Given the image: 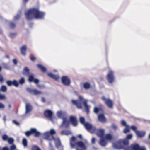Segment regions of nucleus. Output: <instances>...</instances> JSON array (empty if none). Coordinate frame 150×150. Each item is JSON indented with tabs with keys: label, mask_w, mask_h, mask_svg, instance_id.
<instances>
[{
	"label": "nucleus",
	"mask_w": 150,
	"mask_h": 150,
	"mask_svg": "<svg viewBox=\"0 0 150 150\" xmlns=\"http://www.w3.org/2000/svg\"><path fill=\"white\" fill-rule=\"evenodd\" d=\"M6 58H9L10 57L8 55H6Z\"/></svg>",
	"instance_id": "64"
},
{
	"label": "nucleus",
	"mask_w": 150,
	"mask_h": 150,
	"mask_svg": "<svg viewBox=\"0 0 150 150\" xmlns=\"http://www.w3.org/2000/svg\"><path fill=\"white\" fill-rule=\"evenodd\" d=\"M1 90L3 92H5L7 90V87L3 85L1 86Z\"/></svg>",
	"instance_id": "39"
},
{
	"label": "nucleus",
	"mask_w": 150,
	"mask_h": 150,
	"mask_svg": "<svg viewBox=\"0 0 150 150\" xmlns=\"http://www.w3.org/2000/svg\"><path fill=\"white\" fill-rule=\"evenodd\" d=\"M80 139H82V136L81 134H79L77 136Z\"/></svg>",
	"instance_id": "60"
},
{
	"label": "nucleus",
	"mask_w": 150,
	"mask_h": 150,
	"mask_svg": "<svg viewBox=\"0 0 150 150\" xmlns=\"http://www.w3.org/2000/svg\"><path fill=\"white\" fill-rule=\"evenodd\" d=\"M69 120L74 126H76L77 125L78 122L76 117L71 116L69 117Z\"/></svg>",
	"instance_id": "13"
},
{
	"label": "nucleus",
	"mask_w": 150,
	"mask_h": 150,
	"mask_svg": "<svg viewBox=\"0 0 150 150\" xmlns=\"http://www.w3.org/2000/svg\"><path fill=\"white\" fill-rule=\"evenodd\" d=\"M33 129H34L35 130V132H33V133H35V136L36 137H39L40 133L37 131V130L36 129L33 128Z\"/></svg>",
	"instance_id": "34"
},
{
	"label": "nucleus",
	"mask_w": 150,
	"mask_h": 150,
	"mask_svg": "<svg viewBox=\"0 0 150 150\" xmlns=\"http://www.w3.org/2000/svg\"><path fill=\"white\" fill-rule=\"evenodd\" d=\"M7 141L8 143L10 144H13L14 142V139L11 137H9Z\"/></svg>",
	"instance_id": "38"
},
{
	"label": "nucleus",
	"mask_w": 150,
	"mask_h": 150,
	"mask_svg": "<svg viewBox=\"0 0 150 150\" xmlns=\"http://www.w3.org/2000/svg\"><path fill=\"white\" fill-rule=\"evenodd\" d=\"M104 110L103 106V105L100 104L99 105L98 107H95L94 109V112L96 113L97 114L99 111H101L103 112Z\"/></svg>",
	"instance_id": "18"
},
{
	"label": "nucleus",
	"mask_w": 150,
	"mask_h": 150,
	"mask_svg": "<svg viewBox=\"0 0 150 150\" xmlns=\"http://www.w3.org/2000/svg\"><path fill=\"white\" fill-rule=\"evenodd\" d=\"M37 87L39 88L40 89H43L45 88V87L43 85H37Z\"/></svg>",
	"instance_id": "53"
},
{
	"label": "nucleus",
	"mask_w": 150,
	"mask_h": 150,
	"mask_svg": "<svg viewBox=\"0 0 150 150\" xmlns=\"http://www.w3.org/2000/svg\"><path fill=\"white\" fill-rule=\"evenodd\" d=\"M98 119L101 122H105L106 121V119L103 114H99L98 116Z\"/></svg>",
	"instance_id": "22"
},
{
	"label": "nucleus",
	"mask_w": 150,
	"mask_h": 150,
	"mask_svg": "<svg viewBox=\"0 0 150 150\" xmlns=\"http://www.w3.org/2000/svg\"><path fill=\"white\" fill-rule=\"evenodd\" d=\"M6 99L5 95L0 94V100Z\"/></svg>",
	"instance_id": "47"
},
{
	"label": "nucleus",
	"mask_w": 150,
	"mask_h": 150,
	"mask_svg": "<svg viewBox=\"0 0 150 150\" xmlns=\"http://www.w3.org/2000/svg\"><path fill=\"white\" fill-rule=\"evenodd\" d=\"M49 145L51 147L52 146L51 143L50 142H49Z\"/></svg>",
	"instance_id": "62"
},
{
	"label": "nucleus",
	"mask_w": 150,
	"mask_h": 150,
	"mask_svg": "<svg viewBox=\"0 0 150 150\" xmlns=\"http://www.w3.org/2000/svg\"><path fill=\"white\" fill-rule=\"evenodd\" d=\"M111 127L115 130H116L117 129V127L116 125L114 124L112 125Z\"/></svg>",
	"instance_id": "48"
},
{
	"label": "nucleus",
	"mask_w": 150,
	"mask_h": 150,
	"mask_svg": "<svg viewBox=\"0 0 150 150\" xmlns=\"http://www.w3.org/2000/svg\"><path fill=\"white\" fill-rule=\"evenodd\" d=\"M83 87L85 89L87 90L89 89L91 87L90 83L88 82H85L83 84Z\"/></svg>",
	"instance_id": "28"
},
{
	"label": "nucleus",
	"mask_w": 150,
	"mask_h": 150,
	"mask_svg": "<svg viewBox=\"0 0 150 150\" xmlns=\"http://www.w3.org/2000/svg\"><path fill=\"white\" fill-rule=\"evenodd\" d=\"M49 132V133L52 135V136H53V135L56 133L55 131L53 129H51Z\"/></svg>",
	"instance_id": "44"
},
{
	"label": "nucleus",
	"mask_w": 150,
	"mask_h": 150,
	"mask_svg": "<svg viewBox=\"0 0 150 150\" xmlns=\"http://www.w3.org/2000/svg\"><path fill=\"white\" fill-rule=\"evenodd\" d=\"M2 150H9V149L7 147H4L2 149Z\"/></svg>",
	"instance_id": "57"
},
{
	"label": "nucleus",
	"mask_w": 150,
	"mask_h": 150,
	"mask_svg": "<svg viewBox=\"0 0 150 150\" xmlns=\"http://www.w3.org/2000/svg\"><path fill=\"white\" fill-rule=\"evenodd\" d=\"M61 133L62 135H68L71 134V132L69 130H64L61 132Z\"/></svg>",
	"instance_id": "31"
},
{
	"label": "nucleus",
	"mask_w": 150,
	"mask_h": 150,
	"mask_svg": "<svg viewBox=\"0 0 150 150\" xmlns=\"http://www.w3.org/2000/svg\"><path fill=\"white\" fill-rule=\"evenodd\" d=\"M132 137L131 134L127 135L125 139H120L117 141L113 144V147L115 149H123L125 147L129 145V140L131 139Z\"/></svg>",
	"instance_id": "2"
},
{
	"label": "nucleus",
	"mask_w": 150,
	"mask_h": 150,
	"mask_svg": "<svg viewBox=\"0 0 150 150\" xmlns=\"http://www.w3.org/2000/svg\"><path fill=\"white\" fill-rule=\"evenodd\" d=\"M35 130L33 129V128L30 129V131H28L26 132L25 133V135L28 137L30 136L31 134H33V132H34Z\"/></svg>",
	"instance_id": "30"
},
{
	"label": "nucleus",
	"mask_w": 150,
	"mask_h": 150,
	"mask_svg": "<svg viewBox=\"0 0 150 150\" xmlns=\"http://www.w3.org/2000/svg\"><path fill=\"white\" fill-rule=\"evenodd\" d=\"M37 66L42 72H45L46 71V69L42 65L40 64H38L37 65Z\"/></svg>",
	"instance_id": "27"
},
{
	"label": "nucleus",
	"mask_w": 150,
	"mask_h": 150,
	"mask_svg": "<svg viewBox=\"0 0 150 150\" xmlns=\"http://www.w3.org/2000/svg\"><path fill=\"white\" fill-rule=\"evenodd\" d=\"M44 138L45 139L48 140H54L55 139L54 136H52L50 133L49 132L45 133L44 134Z\"/></svg>",
	"instance_id": "14"
},
{
	"label": "nucleus",
	"mask_w": 150,
	"mask_h": 150,
	"mask_svg": "<svg viewBox=\"0 0 150 150\" xmlns=\"http://www.w3.org/2000/svg\"><path fill=\"white\" fill-rule=\"evenodd\" d=\"M13 122L15 124H16V125H19L20 124L19 122H17V121H16L15 120H14L13 121Z\"/></svg>",
	"instance_id": "56"
},
{
	"label": "nucleus",
	"mask_w": 150,
	"mask_h": 150,
	"mask_svg": "<svg viewBox=\"0 0 150 150\" xmlns=\"http://www.w3.org/2000/svg\"><path fill=\"white\" fill-rule=\"evenodd\" d=\"M28 81L30 82H34L36 84H38L39 82V80L37 79L34 78V76L33 75H29L28 77Z\"/></svg>",
	"instance_id": "17"
},
{
	"label": "nucleus",
	"mask_w": 150,
	"mask_h": 150,
	"mask_svg": "<svg viewBox=\"0 0 150 150\" xmlns=\"http://www.w3.org/2000/svg\"><path fill=\"white\" fill-rule=\"evenodd\" d=\"M76 147V150H86V147L85 144L81 141L78 142Z\"/></svg>",
	"instance_id": "8"
},
{
	"label": "nucleus",
	"mask_w": 150,
	"mask_h": 150,
	"mask_svg": "<svg viewBox=\"0 0 150 150\" xmlns=\"http://www.w3.org/2000/svg\"><path fill=\"white\" fill-rule=\"evenodd\" d=\"M23 74L25 76H28L30 74V70L28 67H25L23 69Z\"/></svg>",
	"instance_id": "26"
},
{
	"label": "nucleus",
	"mask_w": 150,
	"mask_h": 150,
	"mask_svg": "<svg viewBox=\"0 0 150 150\" xmlns=\"http://www.w3.org/2000/svg\"><path fill=\"white\" fill-rule=\"evenodd\" d=\"M107 143L106 140L103 137L100 138L99 142V144L102 147L105 146L107 145Z\"/></svg>",
	"instance_id": "19"
},
{
	"label": "nucleus",
	"mask_w": 150,
	"mask_h": 150,
	"mask_svg": "<svg viewBox=\"0 0 150 150\" xmlns=\"http://www.w3.org/2000/svg\"><path fill=\"white\" fill-rule=\"evenodd\" d=\"M95 133L96 134L98 137L100 138L103 137L105 130L102 129H96L95 127L94 131H92V133Z\"/></svg>",
	"instance_id": "7"
},
{
	"label": "nucleus",
	"mask_w": 150,
	"mask_h": 150,
	"mask_svg": "<svg viewBox=\"0 0 150 150\" xmlns=\"http://www.w3.org/2000/svg\"><path fill=\"white\" fill-rule=\"evenodd\" d=\"M105 138L106 140H111L113 139V136L110 134H107L105 135Z\"/></svg>",
	"instance_id": "29"
},
{
	"label": "nucleus",
	"mask_w": 150,
	"mask_h": 150,
	"mask_svg": "<svg viewBox=\"0 0 150 150\" xmlns=\"http://www.w3.org/2000/svg\"><path fill=\"white\" fill-rule=\"evenodd\" d=\"M126 127H127L125 128L123 130V132L125 133L129 132L130 131L129 129V126H127Z\"/></svg>",
	"instance_id": "42"
},
{
	"label": "nucleus",
	"mask_w": 150,
	"mask_h": 150,
	"mask_svg": "<svg viewBox=\"0 0 150 150\" xmlns=\"http://www.w3.org/2000/svg\"><path fill=\"white\" fill-rule=\"evenodd\" d=\"M63 119V122L62 123V125H65V127H67L69 126V124L67 123V119L66 117H64L62 118Z\"/></svg>",
	"instance_id": "32"
},
{
	"label": "nucleus",
	"mask_w": 150,
	"mask_h": 150,
	"mask_svg": "<svg viewBox=\"0 0 150 150\" xmlns=\"http://www.w3.org/2000/svg\"><path fill=\"white\" fill-rule=\"evenodd\" d=\"M29 0H23L24 2L26 3Z\"/></svg>",
	"instance_id": "61"
},
{
	"label": "nucleus",
	"mask_w": 150,
	"mask_h": 150,
	"mask_svg": "<svg viewBox=\"0 0 150 150\" xmlns=\"http://www.w3.org/2000/svg\"><path fill=\"white\" fill-rule=\"evenodd\" d=\"M76 139L75 137L73 136L70 139V144L72 148L76 146L77 144Z\"/></svg>",
	"instance_id": "15"
},
{
	"label": "nucleus",
	"mask_w": 150,
	"mask_h": 150,
	"mask_svg": "<svg viewBox=\"0 0 150 150\" xmlns=\"http://www.w3.org/2000/svg\"><path fill=\"white\" fill-rule=\"evenodd\" d=\"M25 14L26 19L28 20H32L33 18L43 19L45 15L44 12L40 11L38 8H35L30 9Z\"/></svg>",
	"instance_id": "1"
},
{
	"label": "nucleus",
	"mask_w": 150,
	"mask_h": 150,
	"mask_svg": "<svg viewBox=\"0 0 150 150\" xmlns=\"http://www.w3.org/2000/svg\"><path fill=\"white\" fill-rule=\"evenodd\" d=\"M27 47L26 45H23L20 48V50L21 54L23 55H25L26 54V52L27 50Z\"/></svg>",
	"instance_id": "24"
},
{
	"label": "nucleus",
	"mask_w": 150,
	"mask_h": 150,
	"mask_svg": "<svg viewBox=\"0 0 150 150\" xmlns=\"http://www.w3.org/2000/svg\"><path fill=\"white\" fill-rule=\"evenodd\" d=\"M83 103L85 107V111L87 114H88L89 112V107L87 105V101L85 100Z\"/></svg>",
	"instance_id": "25"
},
{
	"label": "nucleus",
	"mask_w": 150,
	"mask_h": 150,
	"mask_svg": "<svg viewBox=\"0 0 150 150\" xmlns=\"http://www.w3.org/2000/svg\"><path fill=\"white\" fill-rule=\"evenodd\" d=\"M13 63L15 64V65L17 64L18 62H17V60L16 59H13Z\"/></svg>",
	"instance_id": "55"
},
{
	"label": "nucleus",
	"mask_w": 150,
	"mask_h": 150,
	"mask_svg": "<svg viewBox=\"0 0 150 150\" xmlns=\"http://www.w3.org/2000/svg\"><path fill=\"white\" fill-rule=\"evenodd\" d=\"M57 115L59 118H61L63 116V113L61 111L58 112H57Z\"/></svg>",
	"instance_id": "45"
},
{
	"label": "nucleus",
	"mask_w": 150,
	"mask_h": 150,
	"mask_svg": "<svg viewBox=\"0 0 150 150\" xmlns=\"http://www.w3.org/2000/svg\"><path fill=\"white\" fill-rule=\"evenodd\" d=\"M79 100H71V102L73 105H75L76 106L77 108L79 109H82V103L81 101L83 102L85 100L81 96H79Z\"/></svg>",
	"instance_id": "4"
},
{
	"label": "nucleus",
	"mask_w": 150,
	"mask_h": 150,
	"mask_svg": "<svg viewBox=\"0 0 150 150\" xmlns=\"http://www.w3.org/2000/svg\"><path fill=\"white\" fill-rule=\"evenodd\" d=\"M145 133L146 132L144 131H136V134L137 137L142 138L145 136Z\"/></svg>",
	"instance_id": "20"
},
{
	"label": "nucleus",
	"mask_w": 150,
	"mask_h": 150,
	"mask_svg": "<svg viewBox=\"0 0 150 150\" xmlns=\"http://www.w3.org/2000/svg\"><path fill=\"white\" fill-rule=\"evenodd\" d=\"M25 83V80L24 77H22L19 80V83L20 84L22 85L24 84Z\"/></svg>",
	"instance_id": "37"
},
{
	"label": "nucleus",
	"mask_w": 150,
	"mask_h": 150,
	"mask_svg": "<svg viewBox=\"0 0 150 150\" xmlns=\"http://www.w3.org/2000/svg\"><path fill=\"white\" fill-rule=\"evenodd\" d=\"M9 137L6 134H4L2 136V139L4 141L8 140Z\"/></svg>",
	"instance_id": "40"
},
{
	"label": "nucleus",
	"mask_w": 150,
	"mask_h": 150,
	"mask_svg": "<svg viewBox=\"0 0 150 150\" xmlns=\"http://www.w3.org/2000/svg\"><path fill=\"white\" fill-rule=\"evenodd\" d=\"M6 83L7 85L8 86H11L12 85L16 87H18L19 86L18 82L16 80H14L13 81L11 80L7 81Z\"/></svg>",
	"instance_id": "12"
},
{
	"label": "nucleus",
	"mask_w": 150,
	"mask_h": 150,
	"mask_svg": "<svg viewBox=\"0 0 150 150\" xmlns=\"http://www.w3.org/2000/svg\"><path fill=\"white\" fill-rule=\"evenodd\" d=\"M27 90L32 94L35 95H38L43 93L42 91L38 90L36 89H31L30 88H27Z\"/></svg>",
	"instance_id": "9"
},
{
	"label": "nucleus",
	"mask_w": 150,
	"mask_h": 150,
	"mask_svg": "<svg viewBox=\"0 0 150 150\" xmlns=\"http://www.w3.org/2000/svg\"><path fill=\"white\" fill-rule=\"evenodd\" d=\"M85 128L91 133H92V131L94 130L95 127H93L92 125L88 122L86 123L84 125Z\"/></svg>",
	"instance_id": "11"
},
{
	"label": "nucleus",
	"mask_w": 150,
	"mask_h": 150,
	"mask_svg": "<svg viewBox=\"0 0 150 150\" xmlns=\"http://www.w3.org/2000/svg\"><path fill=\"white\" fill-rule=\"evenodd\" d=\"M96 139L95 137H92L91 140V142L92 144H94L95 143Z\"/></svg>",
	"instance_id": "50"
},
{
	"label": "nucleus",
	"mask_w": 150,
	"mask_h": 150,
	"mask_svg": "<svg viewBox=\"0 0 150 150\" xmlns=\"http://www.w3.org/2000/svg\"><path fill=\"white\" fill-rule=\"evenodd\" d=\"M106 78L109 83H112L115 80L114 72L112 70L109 71L106 75Z\"/></svg>",
	"instance_id": "5"
},
{
	"label": "nucleus",
	"mask_w": 150,
	"mask_h": 150,
	"mask_svg": "<svg viewBox=\"0 0 150 150\" xmlns=\"http://www.w3.org/2000/svg\"><path fill=\"white\" fill-rule=\"evenodd\" d=\"M61 81L62 83L64 85L69 86L71 83L70 79L67 76H64L62 77Z\"/></svg>",
	"instance_id": "10"
},
{
	"label": "nucleus",
	"mask_w": 150,
	"mask_h": 150,
	"mask_svg": "<svg viewBox=\"0 0 150 150\" xmlns=\"http://www.w3.org/2000/svg\"><path fill=\"white\" fill-rule=\"evenodd\" d=\"M16 149V146L14 144H12V145L10 147V148L9 150H15Z\"/></svg>",
	"instance_id": "46"
},
{
	"label": "nucleus",
	"mask_w": 150,
	"mask_h": 150,
	"mask_svg": "<svg viewBox=\"0 0 150 150\" xmlns=\"http://www.w3.org/2000/svg\"><path fill=\"white\" fill-rule=\"evenodd\" d=\"M21 11H20V13L18 14L16 16H15L14 17V19L15 20H17L21 16Z\"/></svg>",
	"instance_id": "43"
},
{
	"label": "nucleus",
	"mask_w": 150,
	"mask_h": 150,
	"mask_svg": "<svg viewBox=\"0 0 150 150\" xmlns=\"http://www.w3.org/2000/svg\"><path fill=\"white\" fill-rule=\"evenodd\" d=\"M16 35V33H11L10 34V36L11 37L15 36Z\"/></svg>",
	"instance_id": "59"
},
{
	"label": "nucleus",
	"mask_w": 150,
	"mask_h": 150,
	"mask_svg": "<svg viewBox=\"0 0 150 150\" xmlns=\"http://www.w3.org/2000/svg\"><path fill=\"white\" fill-rule=\"evenodd\" d=\"M44 115L47 118H49L50 119H52L53 113L50 110H45L44 112Z\"/></svg>",
	"instance_id": "16"
},
{
	"label": "nucleus",
	"mask_w": 150,
	"mask_h": 150,
	"mask_svg": "<svg viewBox=\"0 0 150 150\" xmlns=\"http://www.w3.org/2000/svg\"><path fill=\"white\" fill-rule=\"evenodd\" d=\"M10 27L11 29H13L16 26V24L13 22H10L9 23Z\"/></svg>",
	"instance_id": "33"
},
{
	"label": "nucleus",
	"mask_w": 150,
	"mask_h": 150,
	"mask_svg": "<svg viewBox=\"0 0 150 150\" xmlns=\"http://www.w3.org/2000/svg\"><path fill=\"white\" fill-rule=\"evenodd\" d=\"M2 70V67L0 66V72Z\"/></svg>",
	"instance_id": "63"
},
{
	"label": "nucleus",
	"mask_w": 150,
	"mask_h": 150,
	"mask_svg": "<svg viewBox=\"0 0 150 150\" xmlns=\"http://www.w3.org/2000/svg\"><path fill=\"white\" fill-rule=\"evenodd\" d=\"M131 129L134 131L135 133H136V131H137L138 130H137V127L134 125H132L130 127Z\"/></svg>",
	"instance_id": "41"
},
{
	"label": "nucleus",
	"mask_w": 150,
	"mask_h": 150,
	"mask_svg": "<svg viewBox=\"0 0 150 150\" xmlns=\"http://www.w3.org/2000/svg\"><path fill=\"white\" fill-rule=\"evenodd\" d=\"M80 122L83 125L86 123L85 122V119L83 117H81L80 118Z\"/></svg>",
	"instance_id": "35"
},
{
	"label": "nucleus",
	"mask_w": 150,
	"mask_h": 150,
	"mask_svg": "<svg viewBox=\"0 0 150 150\" xmlns=\"http://www.w3.org/2000/svg\"><path fill=\"white\" fill-rule=\"evenodd\" d=\"M41 101L42 102H46L45 99L44 97H42V98Z\"/></svg>",
	"instance_id": "58"
},
{
	"label": "nucleus",
	"mask_w": 150,
	"mask_h": 150,
	"mask_svg": "<svg viewBox=\"0 0 150 150\" xmlns=\"http://www.w3.org/2000/svg\"><path fill=\"white\" fill-rule=\"evenodd\" d=\"M121 123L124 126H127L126 125V122L123 120H122L121 121Z\"/></svg>",
	"instance_id": "51"
},
{
	"label": "nucleus",
	"mask_w": 150,
	"mask_h": 150,
	"mask_svg": "<svg viewBox=\"0 0 150 150\" xmlns=\"http://www.w3.org/2000/svg\"><path fill=\"white\" fill-rule=\"evenodd\" d=\"M33 109L31 105L29 103H27L26 105V110L25 113L27 114L30 112Z\"/></svg>",
	"instance_id": "21"
},
{
	"label": "nucleus",
	"mask_w": 150,
	"mask_h": 150,
	"mask_svg": "<svg viewBox=\"0 0 150 150\" xmlns=\"http://www.w3.org/2000/svg\"><path fill=\"white\" fill-rule=\"evenodd\" d=\"M47 75L49 77L56 81L58 80L60 78L59 76L55 75L51 73H48Z\"/></svg>",
	"instance_id": "23"
},
{
	"label": "nucleus",
	"mask_w": 150,
	"mask_h": 150,
	"mask_svg": "<svg viewBox=\"0 0 150 150\" xmlns=\"http://www.w3.org/2000/svg\"><path fill=\"white\" fill-rule=\"evenodd\" d=\"M102 100L104 101L105 104L107 106L110 108H112L113 106V101L109 98L106 99L104 96H103L101 98Z\"/></svg>",
	"instance_id": "6"
},
{
	"label": "nucleus",
	"mask_w": 150,
	"mask_h": 150,
	"mask_svg": "<svg viewBox=\"0 0 150 150\" xmlns=\"http://www.w3.org/2000/svg\"><path fill=\"white\" fill-rule=\"evenodd\" d=\"M22 143L24 147L27 146L28 143L27 139L25 138H24L22 141Z\"/></svg>",
	"instance_id": "36"
},
{
	"label": "nucleus",
	"mask_w": 150,
	"mask_h": 150,
	"mask_svg": "<svg viewBox=\"0 0 150 150\" xmlns=\"http://www.w3.org/2000/svg\"><path fill=\"white\" fill-rule=\"evenodd\" d=\"M4 107L5 106L4 104L1 102H0V109L4 108Z\"/></svg>",
	"instance_id": "52"
},
{
	"label": "nucleus",
	"mask_w": 150,
	"mask_h": 150,
	"mask_svg": "<svg viewBox=\"0 0 150 150\" xmlns=\"http://www.w3.org/2000/svg\"><path fill=\"white\" fill-rule=\"evenodd\" d=\"M30 60L32 61H34L35 59H36V57H34V56H30Z\"/></svg>",
	"instance_id": "49"
},
{
	"label": "nucleus",
	"mask_w": 150,
	"mask_h": 150,
	"mask_svg": "<svg viewBox=\"0 0 150 150\" xmlns=\"http://www.w3.org/2000/svg\"><path fill=\"white\" fill-rule=\"evenodd\" d=\"M0 82H3V78L2 75L0 74Z\"/></svg>",
	"instance_id": "54"
},
{
	"label": "nucleus",
	"mask_w": 150,
	"mask_h": 150,
	"mask_svg": "<svg viewBox=\"0 0 150 150\" xmlns=\"http://www.w3.org/2000/svg\"><path fill=\"white\" fill-rule=\"evenodd\" d=\"M123 149L124 150H146L145 146H140L139 144L135 143L131 144L130 146L128 145Z\"/></svg>",
	"instance_id": "3"
}]
</instances>
